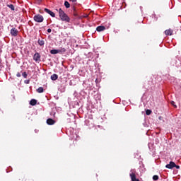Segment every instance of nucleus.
Masks as SVG:
<instances>
[{
  "mask_svg": "<svg viewBox=\"0 0 181 181\" xmlns=\"http://www.w3.org/2000/svg\"><path fill=\"white\" fill-rule=\"evenodd\" d=\"M24 83L25 84H29V83H30V80H25Z\"/></svg>",
  "mask_w": 181,
  "mask_h": 181,
  "instance_id": "23",
  "label": "nucleus"
},
{
  "mask_svg": "<svg viewBox=\"0 0 181 181\" xmlns=\"http://www.w3.org/2000/svg\"><path fill=\"white\" fill-rule=\"evenodd\" d=\"M57 78H59V76L56 74H54L51 76V80H52V81H56Z\"/></svg>",
  "mask_w": 181,
  "mask_h": 181,
  "instance_id": "13",
  "label": "nucleus"
},
{
  "mask_svg": "<svg viewBox=\"0 0 181 181\" xmlns=\"http://www.w3.org/2000/svg\"><path fill=\"white\" fill-rule=\"evenodd\" d=\"M56 113L55 112H54V114H53V117H54V115H55Z\"/></svg>",
  "mask_w": 181,
  "mask_h": 181,
  "instance_id": "29",
  "label": "nucleus"
},
{
  "mask_svg": "<svg viewBox=\"0 0 181 181\" xmlns=\"http://www.w3.org/2000/svg\"><path fill=\"white\" fill-rule=\"evenodd\" d=\"M175 168H176V169H180V166H179V165H177L176 164H175Z\"/></svg>",
  "mask_w": 181,
  "mask_h": 181,
  "instance_id": "25",
  "label": "nucleus"
},
{
  "mask_svg": "<svg viewBox=\"0 0 181 181\" xmlns=\"http://www.w3.org/2000/svg\"><path fill=\"white\" fill-rule=\"evenodd\" d=\"M44 90L42 87H40L37 89V93H43Z\"/></svg>",
  "mask_w": 181,
  "mask_h": 181,
  "instance_id": "18",
  "label": "nucleus"
},
{
  "mask_svg": "<svg viewBox=\"0 0 181 181\" xmlns=\"http://www.w3.org/2000/svg\"><path fill=\"white\" fill-rule=\"evenodd\" d=\"M165 33L167 36H172V35L173 33V30H172L171 29H169V30H165Z\"/></svg>",
  "mask_w": 181,
  "mask_h": 181,
  "instance_id": "11",
  "label": "nucleus"
},
{
  "mask_svg": "<svg viewBox=\"0 0 181 181\" xmlns=\"http://www.w3.org/2000/svg\"><path fill=\"white\" fill-rule=\"evenodd\" d=\"M44 11H45V12H46L47 13L50 15V16H52V18L56 17V14L53 11L49 10V8H45Z\"/></svg>",
  "mask_w": 181,
  "mask_h": 181,
  "instance_id": "7",
  "label": "nucleus"
},
{
  "mask_svg": "<svg viewBox=\"0 0 181 181\" xmlns=\"http://www.w3.org/2000/svg\"><path fill=\"white\" fill-rule=\"evenodd\" d=\"M33 19L35 22H37V23H42V22L45 21V18H43V16L40 14H36L34 16Z\"/></svg>",
  "mask_w": 181,
  "mask_h": 181,
  "instance_id": "2",
  "label": "nucleus"
},
{
  "mask_svg": "<svg viewBox=\"0 0 181 181\" xmlns=\"http://www.w3.org/2000/svg\"><path fill=\"white\" fill-rule=\"evenodd\" d=\"M36 104H37V100H36V99H32L30 101V105H36Z\"/></svg>",
  "mask_w": 181,
  "mask_h": 181,
  "instance_id": "14",
  "label": "nucleus"
},
{
  "mask_svg": "<svg viewBox=\"0 0 181 181\" xmlns=\"http://www.w3.org/2000/svg\"><path fill=\"white\" fill-rule=\"evenodd\" d=\"M16 76L17 77H21V73L18 72L17 74H16Z\"/></svg>",
  "mask_w": 181,
  "mask_h": 181,
  "instance_id": "26",
  "label": "nucleus"
},
{
  "mask_svg": "<svg viewBox=\"0 0 181 181\" xmlns=\"http://www.w3.org/2000/svg\"><path fill=\"white\" fill-rule=\"evenodd\" d=\"M151 113H152V110H147L146 111V115H151Z\"/></svg>",
  "mask_w": 181,
  "mask_h": 181,
  "instance_id": "20",
  "label": "nucleus"
},
{
  "mask_svg": "<svg viewBox=\"0 0 181 181\" xmlns=\"http://www.w3.org/2000/svg\"><path fill=\"white\" fill-rule=\"evenodd\" d=\"M170 104H171V105L174 106V108H177V106L176 105L175 101H171Z\"/></svg>",
  "mask_w": 181,
  "mask_h": 181,
  "instance_id": "21",
  "label": "nucleus"
},
{
  "mask_svg": "<svg viewBox=\"0 0 181 181\" xmlns=\"http://www.w3.org/2000/svg\"><path fill=\"white\" fill-rule=\"evenodd\" d=\"M64 6L66 8H70V3H69V1H66L64 2Z\"/></svg>",
  "mask_w": 181,
  "mask_h": 181,
  "instance_id": "17",
  "label": "nucleus"
},
{
  "mask_svg": "<svg viewBox=\"0 0 181 181\" xmlns=\"http://www.w3.org/2000/svg\"><path fill=\"white\" fill-rule=\"evenodd\" d=\"M47 33H52V29H50V28L47 29Z\"/></svg>",
  "mask_w": 181,
  "mask_h": 181,
  "instance_id": "24",
  "label": "nucleus"
},
{
  "mask_svg": "<svg viewBox=\"0 0 181 181\" xmlns=\"http://www.w3.org/2000/svg\"><path fill=\"white\" fill-rule=\"evenodd\" d=\"M10 33L11 36H13V37H16V36H18V34L19 33V31L16 28H11Z\"/></svg>",
  "mask_w": 181,
  "mask_h": 181,
  "instance_id": "4",
  "label": "nucleus"
},
{
  "mask_svg": "<svg viewBox=\"0 0 181 181\" xmlns=\"http://www.w3.org/2000/svg\"><path fill=\"white\" fill-rule=\"evenodd\" d=\"M40 54L36 52L33 56V60L36 62V63H40Z\"/></svg>",
  "mask_w": 181,
  "mask_h": 181,
  "instance_id": "5",
  "label": "nucleus"
},
{
  "mask_svg": "<svg viewBox=\"0 0 181 181\" xmlns=\"http://www.w3.org/2000/svg\"><path fill=\"white\" fill-rule=\"evenodd\" d=\"M22 76H23V77H24V78H28V74H26V72H23Z\"/></svg>",
  "mask_w": 181,
  "mask_h": 181,
  "instance_id": "22",
  "label": "nucleus"
},
{
  "mask_svg": "<svg viewBox=\"0 0 181 181\" xmlns=\"http://www.w3.org/2000/svg\"><path fill=\"white\" fill-rule=\"evenodd\" d=\"M50 53L51 54H59V51L58 49H51Z\"/></svg>",
  "mask_w": 181,
  "mask_h": 181,
  "instance_id": "16",
  "label": "nucleus"
},
{
  "mask_svg": "<svg viewBox=\"0 0 181 181\" xmlns=\"http://www.w3.org/2000/svg\"><path fill=\"white\" fill-rule=\"evenodd\" d=\"M70 1H71V2H74V3L77 2V0H70Z\"/></svg>",
  "mask_w": 181,
  "mask_h": 181,
  "instance_id": "27",
  "label": "nucleus"
},
{
  "mask_svg": "<svg viewBox=\"0 0 181 181\" xmlns=\"http://www.w3.org/2000/svg\"><path fill=\"white\" fill-rule=\"evenodd\" d=\"M37 43L40 46H45V40H43V38H39Z\"/></svg>",
  "mask_w": 181,
  "mask_h": 181,
  "instance_id": "10",
  "label": "nucleus"
},
{
  "mask_svg": "<svg viewBox=\"0 0 181 181\" xmlns=\"http://www.w3.org/2000/svg\"><path fill=\"white\" fill-rule=\"evenodd\" d=\"M153 180H154V181L159 180V176L153 175Z\"/></svg>",
  "mask_w": 181,
  "mask_h": 181,
  "instance_id": "19",
  "label": "nucleus"
},
{
  "mask_svg": "<svg viewBox=\"0 0 181 181\" xmlns=\"http://www.w3.org/2000/svg\"><path fill=\"white\" fill-rule=\"evenodd\" d=\"M97 32H104L105 27L104 25L98 26L96 28Z\"/></svg>",
  "mask_w": 181,
  "mask_h": 181,
  "instance_id": "9",
  "label": "nucleus"
},
{
  "mask_svg": "<svg viewBox=\"0 0 181 181\" xmlns=\"http://www.w3.org/2000/svg\"><path fill=\"white\" fill-rule=\"evenodd\" d=\"M36 2H37L38 4H40V2H42V0H36Z\"/></svg>",
  "mask_w": 181,
  "mask_h": 181,
  "instance_id": "28",
  "label": "nucleus"
},
{
  "mask_svg": "<svg viewBox=\"0 0 181 181\" xmlns=\"http://www.w3.org/2000/svg\"><path fill=\"white\" fill-rule=\"evenodd\" d=\"M47 124L48 125H54V124H56V121H54L53 119L49 118L47 119Z\"/></svg>",
  "mask_w": 181,
  "mask_h": 181,
  "instance_id": "8",
  "label": "nucleus"
},
{
  "mask_svg": "<svg viewBox=\"0 0 181 181\" xmlns=\"http://www.w3.org/2000/svg\"><path fill=\"white\" fill-rule=\"evenodd\" d=\"M7 7L11 8V11H15V6L13 4H7Z\"/></svg>",
  "mask_w": 181,
  "mask_h": 181,
  "instance_id": "15",
  "label": "nucleus"
},
{
  "mask_svg": "<svg viewBox=\"0 0 181 181\" xmlns=\"http://www.w3.org/2000/svg\"><path fill=\"white\" fill-rule=\"evenodd\" d=\"M175 166H176V163H175L173 161H170L169 164L165 165V168H167V169H173Z\"/></svg>",
  "mask_w": 181,
  "mask_h": 181,
  "instance_id": "6",
  "label": "nucleus"
},
{
  "mask_svg": "<svg viewBox=\"0 0 181 181\" xmlns=\"http://www.w3.org/2000/svg\"><path fill=\"white\" fill-rule=\"evenodd\" d=\"M58 53L59 54H63L64 53H66V48L60 47L58 49Z\"/></svg>",
  "mask_w": 181,
  "mask_h": 181,
  "instance_id": "12",
  "label": "nucleus"
},
{
  "mask_svg": "<svg viewBox=\"0 0 181 181\" xmlns=\"http://www.w3.org/2000/svg\"><path fill=\"white\" fill-rule=\"evenodd\" d=\"M59 16L63 22H70V17L62 8L58 10Z\"/></svg>",
  "mask_w": 181,
  "mask_h": 181,
  "instance_id": "1",
  "label": "nucleus"
},
{
  "mask_svg": "<svg viewBox=\"0 0 181 181\" xmlns=\"http://www.w3.org/2000/svg\"><path fill=\"white\" fill-rule=\"evenodd\" d=\"M136 170L135 169H132L130 170L129 176L131 177L132 181H139V179H136Z\"/></svg>",
  "mask_w": 181,
  "mask_h": 181,
  "instance_id": "3",
  "label": "nucleus"
}]
</instances>
